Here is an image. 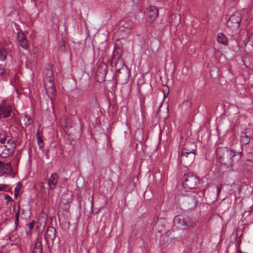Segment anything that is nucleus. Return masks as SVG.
I'll use <instances>...</instances> for the list:
<instances>
[{
    "label": "nucleus",
    "instance_id": "nucleus-1",
    "mask_svg": "<svg viewBox=\"0 0 253 253\" xmlns=\"http://www.w3.org/2000/svg\"><path fill=\"white\" fill-rule=\"evenodd\" d=\"M242 152H236L227 147H218L216 150L217 159L221 164L232 167L242 158Z\"/></svg>",
    "mask_w": 253,
    "mask_h": 253
},
{
    "label": "nucleus",
    "instance_id": "nucleus-2",
    "mask_svg": "<svg viewBox=\"0 0 253 253\" xmlns=\"http://www.w3.org/2000/svg\"><path fill=\"white\" fill-rule=\"evenodd\" d=\"M15 147V142L10 139H0V156L4 158L8 157L14 152Z\"/></svg>",
    "mask_w": 253,
    "mask_h": 253
},
{
    "label": "nucleus",
    "instance_id": "nucleus-3",
    "mask_svg": "<svg viewBox=\"0 0 253 253\" xmlns=\"http://www.w3.org/2000/svg\"><path fill=\"white\" fill-rule=\"evenodd\" d=\"M241 22L240 14L235 13L233 14L227 22L228 32L232 35H235L239 31L240 23Z\"/></svg>",
    "mask_w": 253,
    "mask_h": 253
},
{
    "label": "nucleus",
    "instance_id": "nucleus-4",
    "mask_svg": "<svg viewBox=\"0 0 253 253\" xmlns=\"http://www.w3.org/2000/svg\"><path fill=\"white\" fill-rule=\"evenodd\" d=\"M174 222L181 226L183 229L188 230L195 226L194 220L190 217L184 215H177L174 218Z\"/></svg>",
    "mask_w": 253,
    "mask_h": 253
},
{
    "label": "nucleus",
    "instance_id": "nucleus-5",
    "mask_svg": "<svg viewBox=\"0 0 253 253\" xmlns=\"http://www.w3.org/2000/svg\"><path fill=\"white\" fill-rule=\"evenodd\" d=\"M183 186L185 188H196L199 184V179L191 174H185L181 178Z\"/></svg>",
    "mask_w": 253,
    "mask_h": 253
},
{
    "label": "nucleus",
    "instance_id": "nucleus-6",
    "mask_svg": "<svg viewBox=\"0 0 253 253\" xmlns=\"http://www.w3.org/2000/svg\"><path fill=\"white\" fill-rule=\"evenodd\" d=\"M197 200L194 196L186 195L183 197L182 207L184 210L188 211L194 209L197 205Z\"/></svg>",
    "mask_w": 253,
    "mask_h": 253
},
{
    "label": "nucleus",
    "instance_id": "nucleus-7",
    "mask_svg": "<svg viewBox=\"0 0 253 253\" xmlns=\"http://www.w3.org/2000/svg\"><path fill=\"white\" fill-rule=\"evenodd\" d=\"M196 152V150L190 151L186 149H182L180 152H179L181 162L183 161L185 163H191L195 158Z\"/></svg>",
    "mask_w": 253,
    "mask_h": 253
},
{
    "label": "nucleus",
    "instance_id": "nucleus-8",
    "mask_svg": "<svg viewBox=\"0 0 253 253\" xmlns=\"http://www.w3.org/2000/svg\"><path fill=\"white\" fill-rule=\"evenodd\" d=\"M13 109L12 106L3 101L0 104V117L6 118L10 116Z\"/></svg>",
    "mask_w": 253,
    "mask_h": 253
},
{
    "label": "nucleus",
    "instance_id": "nucleus-9",
    "mask_svg": "<svg viewBox=\"0 0 253 253\" xmlns=\"http://www.w3.org/2000/svg\"><path fill=\"white\" fill-rule=\"evenodd\" d=\"M252 138H253V130L252 128H246L241 132L240 142L242 145H247Z\"/></svg>",
    "mask_w": 253,
    "mask_h": 253
},
{
    "label": "nucleus",
    "instance_id": "nucleus-10",
    "mask_svg": "<svg viewBox=\"0 0 253 253\" xmlns=\"http://www.w3.org/2000/svg\"><path fill=\"white\" fill-rule=\"evenodd\" d=\"M56 236V230L53 227H49L46 231L44 235L45 240L46 241L47 244L49 245H52L54 239Z\"/></svg>",
    "mask_w": 253,
    "mask_h": 253
},
{
    "label": "nucleus",
    "instance_id": "nucleus-11",
    "mask_svg": "<svg viewBox=\"0 0 253 253\" xmlns=\"http://www.w3.org/2000/svg\"><path fill=\"white\" fill-rule=\"evenodd\" d=\"M116 77L118 81L123 83H126L129 77V73L127 68L123 69L120 73H116Z\"/></svg>",
    "mask_w": 253,
    "mask_h": 253
},
{
    "label": "nucleus",
    "instance_id": "nucleus-12",
    "mask_svg": "<svg viewBox=\"0 0 253 253\" xmlns=\"http://www.w3.org/2000/svg\"><path fill=\"white\" fill-rule=\"evenodd\" d=\"M51 67V65H49L48 68L43 71L44 83L53 82L54 77Z\"/></svg>",
    "mask_w": 253,
    "mask_h": 253
},
{
    "label": "nucleus",
    "instance_id": "nucleus-13",
    "mask_svg": "<svg viewBox=\"0 0 253 253\" xmlns=\"http://www.w3.org/2000/svg\"><path fill=\"white\" fill-rule=\"evenodd\" d=\"M17 39L20 46L24 49H27L29 46V43L24 32L22 31L18 32L17 33Z\"/></svg>",
    "mask_w": 253,
    "mask_h": 253
},
{
    "label": "nucleus",
    "instance_id": "nucleus-14",
    "mask_svg": "<svg viewBox=\"0 0 253 253\" xmlns=\"http://www.w3.org/2000/svg\"><path fill=\"white\" fill-rule=\"evenodd\" d=\"M111 67L113 70L116 71V73H120V71L125 68L127 67L124 64L122 60H111Z\"/></svg>",
    "mask_w": 253,
    "mask_h": 253
},
{
    "label": "nucleus",
    "instance_id": "nucleus-15",
    "mask_svg": "<svg viewBox=\"0 0 253 253\" xmlns=\"http://www.w3.org/2000/svg\"><path fill=\"white\" fill-rule=\"evenodd\" d=\"M148 10V17L149 20L153 22L158 15V10L154 6H150L147 8Z\"/></svg>",
    "mask_w": 253,
    "mask_h": 253
},
{
    "label": "nucleus",
    "instance_id": "nucleus-16",
    "mask_svg": "<svg viewBox=\"0 0 253 253\" xmlns=\"http://www.w3.org/2000/svg\"><path fill=\"white\" fill-rule=\"evenodd\" d=\"M12 171V166L10 163H3L0 161V175L4 174L7 175L10 174Z\"/></svg>",
    "mask_w": 253,
    "mask_h": 253
},
{
    "label": "nucleus",
    "instance_id": "nucleus-17",
    "mask_svg": "<svg viewBox=\"0 0 253 253\" xmlns=\"http://www.w3.org/2000/svg\"><path fill=\"white\" fill-rule=\"evenodd\" d=\"M58 180V175L57 173H52L48 180V186L49 189H54L57 184Z\"/></svg>",
    "mask_w": 253,
    "mask_h": 253
},
{
    "label": "nucleus",
    "instance_id": "nucleus-18",
    "mask_svg": "<svg viewBox=\"0 0 253 253\" xmlns=\"http://www.w3.org/2000/svg\"><path fill=\"white\" fill-rule=\"evenodd\" d=\"M181 17L179 14H171L169 18V22L172 25L177 26L180 23Z\"/></svg>",
    "mask_w": 253,
    "mask_h": 253
},
{
    "label": "nucleus",
    "instance_id": "nucleus-19",
    "mask_svg": "<svg viewBox=\"0 0 253 253\" xmlns=\"http://www.w3.org/2000/svg\"><path fill=\"white\" fill-rule=\"evenodd\" d=\"M107 72V66L106 64L100 65L97 69L96 76H101L102 79L105 78Z\"/></svg>",
    "mask_w": 253,
    "mask_h": 253
},
{
    "label": "nucleus",
    "instance_id": "nucleus-20",
    "mask_svg": "<svg viewBox=\"0 0 253 253\" xmlns=\"http://www.w3.org/2000/svg\"><path fill=\"white\" fill-rule=\"evenodd\" d=\"M45 89L47 93L54 95L55 93V87L53 82L44 83Z\"/></svg>",
    "mask_w": 253,
    "mask_h": 253
},
{
    "label": "nucleus",
    "instance_id": "nucleus-21",
    "mask_svg": "<svg viewBox=\"0 0 253 253\" xmlns=\"http://www.w3.org/2000/svg\"><path fill=\"white\" fill-rule=\"evenodd\" d=\"M42 247L41 241H37L33 249L32 253H42Z\"/></svg>",
    "mask_w": 253,
    "mask_h": 253
},
{
    "label": "nucleus",
    "instance_id": "nucleus-22",
    "mask_svg": "<svg viewBox=\"0 0 253 253\" xmlns=\"http://www.w3.org/2000/svg\"><path fill=\"white\" fill-rule=\"evenodd\" d=\"M122 50L120 47L116 48L113 54L112 60H122L121 58Z\"/></svg>",
    "mask_w": 253,
    "mask_h": 253
},
{
    "label": "nucleus",
    "instance_id": "nucleus-23",
    "mask_svg": "<svg viewBox=\"0 0 253 253\" xmlns=\"http://www.w3.org/2000/svg\"><path fill=\"white\" fill-rule=\"evenodd\" d=\"M217 40L218 42H220L224 45H227L228 43V40L227 38L222 33H218Z\"/></svg>",
    "mask_w": 253,
    "mask_h": 253
},
{
    "label": "nucleus",
    "instance_id": "nucleus-24",
    "mask_svg": "<svg viewBox=\"0 0 253 253\" xmlns=\"http://www.w3.org/2000/svg\"><path fill=\"white\" fill-rule=\"evenodd\" d=\"M87 105L89 106L90 110L94 108L98 107V103L97 99L96 98H92V99L88 102Z\"/></svg>",
    "mask_w": 253,
    "mask_h": 253
},
{
    "label": "nucleus",
    "instance_id": "nucleus-25",
    "mask_svg": "<svg viewBox=\"0 0 253 253\" xmlns=\"http://www.w3.org/2000/svg\"><path fill=\"white\" fill-rule=\"evenodd\" d=\"M35 225V221L34 220L32 222L26 224V230L27 234L28 235L29 233H31L33 229L34 228Z\"/></svg>",
    "mask_w": 253,
    "mask_h": 253
},
{
    "label": "nucleus",
    "instance_id": "nucleus-26",
    "mask_svg": "<svg viewBox=\"0 0 253 253\" xmlns=\"http://www.w3.org/2000/svg\"><path fill=\"white\" fill-rule=\"evenodd\" d=\"M36 136L39 147L42 148L44 146V144L39 130L37 131Z\"/></svg>",
    "mask_w": 253,
    "mask_h": 253
},
{
    "label": "nucleus",
    "instance_id": "nucleus-27",
    "mask_svg": "<svg viewBox=\"0 0 253 253\" xmlns=\"http://www.w3.org/2000/svg\"><path fill=\"white\" fill-rule=\"evenodd\" d=\"M7 56V51L3 47L0 46V60L4 61Z\"/></svg>",
    "mask_w": 253,
    "mask_h": 253
},
{
    "label": "nucleus",
    "instance_id": "nucleus-28",
    "mask_svg": "<svg viewBox=\"0 0 253 253\" xmlns=\"http://www.w3.org/2000/svg\"><path fill=\"white\" fill-rule=\"evenodd\" d=\"M122 28L123 29H121V30H124L126 33H128L130 29L131 28V25L127 23H125L122 25Z\"/></svg>",
    "mask_w": 253,
    "mask_h": 253
},
{
    "label": "nucleus",
    "instance_id": "nucleus-29",
    "mask_svg": "<svg viewBox=\"0 0 253 253\" xmlns=\"http://www.w3.org/2000/svg\"><path fill=\"white\" fill-rule=\"evenodd\" d=\"M21 184H19L16 186L14 189V197L15 198H17V196L19 194V192L21 189Z\"/></svg>",
    "mask_w": 253,
    "mask_h": 253
},
{
    "label": "nucleus",
    "instance_id": "nucleus-30",
    "mask_svg": "<svg viewBox=\"0 0 253 253\" xmlns=\"http://www.w3.org/2000/svg\"><path fill=\"white\" fill-rule=\"evenodd\" d=\"M4 198L6 204L12 201V198L8 194H4Z\"/></svg>",
    "mask_w": 253,
    "mask_h": 253
},
{
    "label": "nucleus",
    "instance_id": "nucleus-31",
    "mask_svg": "<svg viewBox=\"0 0 253 253\" xmlns=\"http://www.w3.org/2000/svg\"><path fill=\"white\" fill-rule=\"evenodd\" d=\"M8 185L5 184H0V191H6Z\"/></svg>",
    "mask_w": 253,
    "mask_h": 253
},
{
    "label": "nucleus",
    "instance_id": "nucleus-32",
    "mask_svg": "<svg viewBox=\"0 0 253 253\" xmlns=\"http://www.w3.org/2000/svg\"><path fill=\"white\" fill-rule=\"evenodd\" d=\"M5 72V68L1 65H0V76L3 75Z\"/></svg>",
    "mask_w": 253,
    "mask_h": 253
},
{
    "label": "nucleus",
    "instance_id": "nucleus-33",
    "mask_svg": "<svg viewBox=\"0 0 253 253\" xmlns=\"http://www.w3.org/2000/svg\"><path fill=\"white\" fill-rule=\"evenodd\" d=\"M222 187V184H220L219 185H218L217 186L216 189H217V192L218 194H219V193L220 192Z\"/></svg>",
    "mask_w": 253,
    "mask_h": 253
},
{
    "label": "nucleus",
    "instance_id": "nucleus-34",
    "mask_svg": "<svg viewBox=\"0 0 253 253\" xmlns=\"http://www.w3.org/2000/svg\"><path fill=\"white\" fill-rule=\"evenodd\" d=\"M20 215V208L19 207L18 208L17 211L15 214V218H19Z\"/></svg>",
    "mask_w": 253,
    "mask_h": 253
},
{
    "label": "nucleus",
    "instance_id": "nucleus-35",
    "mask_svg": "<svg viewBox=\"0 0 253 253\" xmlns=\"http://www.w3.org/2000/svg\"><path fill=\"white\" fill-rule=\"evenodd\" d=\"M19 218H15L14 224L15 225V228H16L18 223H19Z\"/></svg>",
    "mask_w": 253,
    "mask_h": 253
},
{
    "label": "nucleus",
    "instance_id": "nucleus-36",
    "mask_svg": "<svg viewBox=\"0 0 253 253\" xmlns=\"http://www.w3.org/2000/svg\"><path fill=\"white\" fill-rule=\"evenodd\" d=\"M26 118H27V121L26 122V124L27 125H29L32 123V120L30 118H28L27 116H26Z\"/></svg>",
    "mask_w": 253,
    "mask_h": 253
},
{
    "label": "nucleus",
    "instance_id": "nucleus-37",
    "mask_svg": "<svg viewBox=\"0 0 253 253\" xmlns=\"http://www.w3.org/2000/svg\"><path fill=\"white\" fill-rule=\"evenodd\" d=\"M132 1H133V2H134L135 3L137 4V3H138V2L139 0H132Z\"/></svg>",
    "mask_w": 253,
    "mask_h": 253
},
{
    "label": "nucleus",
    "instance_id": "nucleus-38",
    "mask_svg": "<svg viewBox=\"0 0 253 253\" xmlns=\"http://www.w3.org/2000/svg\"><path fill=\"white\" fill-rule=\"evenodd\" d=\"M91 208H93V198H92V200H91Z\"/></svg>",
    "mask_w": 253,
    "mask_h": 253
},
{
    "label": "nucleus",
    "instance_id": "nucleus-39",
    "mask_svg": "<svg viewBox=\"0 0 253 253\" xmlns=\"http://www.w3.org/2000/svg\"><path fill=\"white\" fill-rule=\"evenodd\" d=\"M165 88H168V86H165Z\"/></svg>",
    "mask_w": 253,
    "mask_h": 253
}]
</instances>
